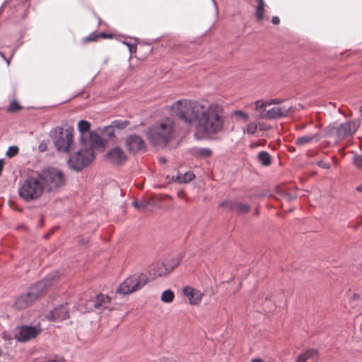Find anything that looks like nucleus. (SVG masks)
<instances>
[{"label":"nucleus","mask_w":362,"mask_h":362,"mask_svg":"<svg viewBox=\"0 0 362 362\" xmlns=\"http://www.w3.org/2000/svg\"><path fill=\"white\" fill-rule=\"evenodd\" d=\"M170 110L181 120L193 125L197 136L216 134L223 127V110L216 104L204 105L193 100H177Z\"/></svg>","instance_id":"f257e3e1"},{"label":"nucleus","mask_w":362,"mask_h":362,"mask_svg":"<svg viewBox=\"0 0 362 362\" xmlns=\"http://www.w3.org/2000/svg\"><path fill=\"white\" fill-rule=\"evenodd\" d=\"M58 272H53L47 275L42 280L37 281L29 288L28 291L19 296L15 301V307L18 310L26 308L33 303L50 286L57 277Z\"/></svg>","instance_id":"f03ea898"},{"label":"nucleus","mask_w":362,"mask_h":362,"mask_svg":"<svg viewBox=\"0 0 362 362\" xmlns=\"http://www.w3.org/2000/svg\"><path fill=\"white\" fill-rule=\"evenodd\" d=\"M173 134V122L168 118L154 124L147 132L149 141L155 146H165L172 139Z\"/></svg>","instance_id":"7ed1b4c3"},{"label":"nucleus","mask_w":362,"mask_h":362,"mask_svg":"<svg viewBox=\"0 0 362 362\" xmlns=\"http://www.w3.org/2000/svg\"><path fill=\"white\" fill-rule=\"evenodd\" d=\"M43 191L44 185L37 174L36 176L31 175L23 180L18 188V194L23 200L30 202L40 197Z\"/></svg>","instance_id":"20e7f679"},{"label":"nucleus","mask_w":362,"mask_h":362,"mask_svg":"<svg viewBox=\"0 0 362 362\" xmlns=\"http://www.w3.org/2000/svg\"><path fill=\"white\" fill-rule=\"evenodd\" d=\"M39 178L44 185V189L56 192L64 185V177L61 170L55 168H47L38 173Z\"/></svg>","instance_id":"39448f33"},{"label":"nucleus","mask_w":362,"mask_h":362,"mask_svg":"<svg viewBox=\"0 0 362 362\" xmlns=\"http://www.w3.org/2000/svg\"><path fill=\"white\" fill-rule=\"evenodd\" d=\"M73 129H64L62 127H57L50 132V136L53 138L54 144L59 152L68 153L73 145Z\"/></svg>","instance_id":"423d86ee"},{"label":"nucleus","mask_w":362,"mask_h":362,"mask_svg":"<svg viewBox=\"0 0 362 362\" xmlns=\"http://www.w3.org/2000/svg\"><path fill=\"white\" fill-rule=\"evenodd\" d=\"M148 281L147 274L136 272L126 278L117 289L118 294L125 296L141 290Z\"/></svg>","instance_id":"0eeeda50"},{"label":"nucleus","mask_w":362,"mask_h":362,"mask_svg":"<svg viewBox=\"0 0 362 362\" xmlns=\"http://www.w3.org/2000/svg\"><path fill=\"white\" fill-rule=\"evenodd\" d=\"M95 159V155L91 148H81L69 156L67 160L69 168L76 172H80L89 165Z\"/></svg>","instance_id":"6e6552de"},{"label":"nucleus","mask_w":362,"mask_h":362,"mask_svg":"<svg viewBox=\"0 0 362 362\" xmlns=\"http://www.w3.org/2000/svg\"><path fill=\"white\" fill-rule=\"evenodd\" d=\"M360 126L359 120H354L341 124L338 127L329 125L326 130L325 136L333 137L336 141L352 136Z\"/></svg>","instance_id":"1a4fd4ad"},{"label":"nucleus","mask_w":362,"mask_h":362,"mask_svg":"<svg viewBox=\"0 0 362 362\" xmlns=\"http://www.w3.org/2000/svg\"><path fill=\"white\" fill-rule=\"evenodd\" d=\"M100 132V134L95 131L90 132L87 137V142H89L88 148H91L92 151L94 148L103 150L105 148L108 138L113 136V124L104 127Z\"/></svg>","instance_id":"9d476101"},{"label":"nucleus","mask_w":362,"mask_h":362,"mask_svg":"<svg viewBox=\"0 0 362 362\" xmlns=\"http://www.w3.org/2000/svg\"><path fill=\"white\" fill-rule=\"evenodd\" d=\"M292 111L291 106L274 107L261 113L262 119H276L288 115Z\"/></svg>","instance_id":"9b49d317"},{"label":"nucleus","mask_w":362,"mask_h":362,"mask_svg":"<svg viewBox=\"0 0 362 362\" xmlns=\"http://www.w3.org/2000/svg\"><path fill=\"white\" fill-rule=\"evenodd\" d=\"M40 332V329L36 326L23 325L20 327L18 334H16L15 338L21 342H25L35 338Z\"/></svg>","instance_id":"f8f14e48"},{"label":"nucleus","mask_w":362,"mask_h":362,"mask_svg":"<svg viewBox=\"0 0 362 362\" xmlns=\"http://www.w3.org/2000/svg\"><path fill=\"white\" fill-rule=\"evenodd\" d=\"M126 145L129 151L136 153L144 152L146 149L145 143L139 135H130L126 139Z\"/></svg>","instance_id":"ddd939ff"},{"label":"nucleus","mask_w":362,"mask_h":362,"mask_svg":"<svg viewBox=\"0 0 362 362\" xmlns=\"http://www.w3.org/2000/svg\"><path fill=\"white\" fill-rule=\"evenodd\" d=\"M68 317L69 311L66 307V304L57 306L47 315V317L49 320H65Z\"/></svg>","instance_id":"4468645a"},{"label":"nucleus","mask_w":362,"mask_h":362,"mask_svg":"<svg viewBox=\"0 0 362 362\" xmlns=\"http://www.w3.org/2000/svg\"><path fill=\"white\" fill-rule=\"evenodd\" d=\"M110 302V298L108 296L99 294L94 299H91L88 301L87 309L92 310L93 308H105Z\"/></svg>","instance_id":"2eb2a0df"},{"label":"nucleus","mask_w":362,"mask_h":362,"mask_svg":"<svg viewBox=\"0 0 362 362\" xmlns=\"http://www.w3.org/2000/svg\"><path fill=\"white\" fill-rule=\"evenodd\" d=\"M182 292L184 296L189 298V302L191 305H198L200 303L202 299V293L200 291L192 287H185L182 290Z\"/></svg>","instance_id":"dca6fc26"},{"label":"nucleus","mask_w":362,"mask_h":362,"mask_svg":"<svg viewBox=\"0 0 362 362\" xmlns=\"http://www.w3.org/2000/svg\"><path fill=\"white\" fill-rule=\"evenodd\" d=\"M78 129L80 132L79 141L83 145H86L87 136L89 135L90 123L87 120L81 119L78 122Z\"/></svg>","instance_id":"f3484780"},{"label":"nucleus","mask_w":362,"mask_h":362,"mask_svg":"<svg viewBox=\"0 0 362 362\" xmlns=\"http://www.w3.org/2000/svg\"><path fill=\"white\" fill-rule=\"evenodd\" d=\"M347 296L349 304L351 308H362V293L349 291Z\"/></svg>","instance_id":"a211bd4d"},{"label":"nucleus","mask_w":362,"mask_h":362,"mask_svg":"<svg viewBox=\"0 0 362 362\" xmlns=\"http://www.w3.org/2000/svg\"><path fill=\"white\" fill-rule=\"evenodd\" d=\"M100 38H113V33H106L105 32L98 33L97 31H93L87 35L86 37L83 39V42L84 43H88L90 42H95L98 41Z\"/></svg>","instance_id":"6ab92c4d"},{"label":"nucleus","mask_w":362,"mask_h":362,"mask_svg":"<svg viewBox=\"0 0 362 362\" xmlns=\"http://www.w3.org/2000/svg\"><path fill=\"white\" fill-rule=\"evenodd\" d=\"M322 136L320 133L307 134L296 139V144L298 146H303L313 141H319Z\"/></svg>","instance_id":"aec40b11"},{"label":"nucleus","mask_w":362,"mask_h":362,"mask_svg":"<svg viewBox=\"0 0 362 362\" xmlns=\"http://www.w3.org/2000/svg\"><path fill=\"white\" fill-rule=\"evenodd\" d=\"M115 40H116L119 45H124L125 46H127L129 52V57H132L133 53L136 52V45L134 41L132 42V38L128 39L126 37L123 39L122 37H117L116 35L115 34Z\"/></svg>","instance_id":"412c9836"},{"label":"nucleus","mask_w":362,"mask_h":362,"mask_svg":"<svg viewBox=\"0 0 362 362\" xmlns=\"http://www.w3.org/2000/svg\"><path fill=\"white\" fill-rule=\"evenodd\" d=\"M192 155L197 158L206 159L212 155V151L209 148L195 147L191 150Z\"/></svg>","instance_id":"4be33fe9"},{"label":"nucleus","mask_w":362,"mask_h":362,"mask_svg":"<svg viewBox=\"0 0 362 362\" xmlns=\"http://www.w3.org/2000/svg\"><path fill=\"white\" fill-rule=\"evenodd\" d=\"M127 160L126 153L119 148L115 147V165H122Z\"/></svg>","instance_id":"5701e85b"},{"label":"nucleus","mask_w":362,"mask_h":362,"mask_svg":"<svg viewBox=\"0 0 362 362\" xmlns=\"http://www.w3.org/2000/svg\"><path fill=\"white\" fill-rule=\"evenodd\" d=\"M165 264H156L152 269L153 277L161 276L170 272Z\"/></svg>","instance_id":"b1692460"},{"label":"nucleus","mask_w":362,"mask_h":362,"mask_svg":"<svg viewBox=\"0 0 362 362\" xmlns=\"http://www.w3.org/2000/svg\"><path fill=\"white\" fill-rule=\"evenodd\" d=\"M194 178V175L192 172L188 171L184 174L179 173L175 177V180L179 183H187L192 181Z\"/></svg>","instance_id":"393cba45"},{"label":"nucleus","mask_w":362,"mask_h":362,"mask_svg":"<svg viewBox=\"0 0 362 362\" xmlns=\"http://www.w3.org/2000/svg\"><path fill=\"white\" fill-rule=\"evenodd\" d=\"M317 350L309 349L298 356L296 362H305L308 358H314L317 356Z\"/></svg>","instance_id":"a878e982"},{"label":"nucleus","mask_w":362,"mask_h":362,"mask_svg":"<svg viewBox=\"0 0 362 362\" xmlns=\"http://www.w3.org/2000/svg\"><path fill=\"white\" fill-rule=\"evenodd\" d=\"M258 160L264 166L271 163V156L267 151H261L257 155Z\"/></svg>","instance_id":"bb28decb"},{"label":"nucleus","mask_w":362,"mask_h":362,"mask_svg":"<svg viewBox=\"0 0 362 362\" xmlns=\"http://www.w3.org/2000/svg\"><path fill=\"white\" fill-rule=\"evenodd\" d=\"M264 0H257L255 16L259 21H262L264 18Z\"/></svg>","instance_id":"cd10ccee"},{"label":"nucleus","mask_w":362,"mask_h":362,"mask_svg":"<svg viewBox=\"0 0 362 362\" xmlns=\"http://www.w3.org/2000/svg\"><path fill=\"white\" fill-rule=\"evenodd\" d=\"M174 298V293L170 289H168L162 293L160 299L163 303H170L173 301Z\"/></svg>","instance_id":"c85d7f7f"},{"label":"nucleus","mask_w":362,"mask_h":362,"mask_svg":"<svg viewBox=\"0 0 362 362\" xmlns=\"http://www.w3.org/2000/svg\"><path fill=\"white\" fill-rule=\"evenodd\" d=\"M233 208L238 213V214H245L249 209L250 206L246 204L243 203H235L233 206Z\"/></svg>","instance_id":"c756f323"},{"label":"nucleus","mask_w":362,"mask_h":362,"mask_svg":"<svg viewBox=\"0 0 362 362\" xmlns=\"http://www.w3.org/2000/svg\"><path fill=\"white\" fill-rule=\"evenodd\" d=\"M258 127V123L256 122H250L246 127V129L244 130L249 135H253Z\"/></svg>","instance_id":"7c9ffc66"},{"label":"nucleus","mask_w":362,"mask_h":362,"mask_svg":"<svg viewBox=\"0 0 362 362\" xmlns=\"http://www.w3.org/2000/svg\"><path fill=\"white\" fill-rule=\"evenodd\" d=\"M268 105L267 103H264L262 100H257L255 102V109L259 112V117L261 118V113L264 111H267L266 107Z\"/></svg>","instance_id":"2f4dec72"},{"label":"nucleus","mask_w":362,"mask_h":362,"mask_svg":"<svg viewBox=\"0 0 362 362\" xmlns=\"http://www.w3.org/2000/svg\"><path fill=\"white\" fill-rule=\"evenodd\" d=\"M352 163L356 168L362 170V154H355Z\"/></svg>","instance_id":"473e14b6"},{"label":"nucleus","mask_w":362,"mask_h":362,"mask_svg":"<svg viewBox=\"0 0 362 362\" xmlns=\"http://www.w3.org/2000/svg\"><path fill=\"white\" fill-rule=\"evenodd\" d=\"M18 147L17 146H11L6 151V156L8 158H12L18 154Z\"/></svg>","instance_id":"72a5a7b5"},{"label":"nucleus","mask_w":362,"mask_h":362,"mask_svg":"<svg viewBox=\"0 0 362 362\" xmlns=\"http://www.w3.org/2000/svg\"><path fill=\"white\" fill-rule=\"evenodd\" d=\"M233 115L244 122H247L249 119V115L242 110H235L233 112Z\"/></svg>","instance_id":"f704fd0d"},{"label":"nucleus","mask_w":362,"mask_h":362,"mask_svg":"<svg viewBox=\"0 0 362 362\" xmlns=\"http://www.w3.org/2000/svg\"><path fill=\"white\" fill-rule=\"evenodd\" d=\"M127 124H129V122L127 120L117 119L115 120V128L122 129L127 127Z\"/></svg>","instance_id":"c9c22d12"},{"label":"nucleus","mask_w":362,"mask_h":362,"mask_svg":"<svg viewBox=\"0 0 362 362\" xmlns=\"http://www.w3.org/2000/svg\"><path fill=\"white\" fill-rule=\"evenodd\" d=\"M21 109V105L16 100H13L10 105V106L8 108V111L9 112H15L16 110H18Z\"/></svg>","instance_id":"e433bc0d"},{"label":"nucleus","mask_w":362,"mask_h":362,"mask_svg":"<svg viewBox=\"0 0 362 362\" xmlns=\"http://www.w3.org/2000/svg\"><path fill=\"white\" fill-rule=\"evenodd\" d=\"M317 165L324 169H329L330 165L328 163H325L322 160H319L317 162Z\"/></svg>","instance_id":"4c0bfd02"},{"label":"nucleus","mask_w":362,"mask_h":362,"mask_svg":"<svg viewBox=\"0 0 362 362\" xmlns=\"http://www.w3.org/2000/svg\"><path fill=\"white\" fill-rule=\"evenodd\" d=\"M47 143H46L45 141H42V142L39 144V146H38V149H39V151H40V152H44V151H45L47 150Z\"/></svg>","instance_id":"58836bf2"},{"label":"nucleus","mask_w":362,"mask_h":362,"mask_svg":"<svg viewBox=\"0 0 362 362\" xmlns=\"http://www.w3.org/2000/svg\"><path fill=\"white\" fill-rule=\"evenodd\" d=\"M133 206L135 207V208H137V209H144L146 207V205L144 204V202H137V201H134L133 202Z\"/></svg>","instance_id":"ea45409f"},{"label":"nucleus","mask_w":362,"mask_h":362,"mask_svg":"<svg viewBox=\"0 0 362 362\" xmlns=\"http://www.w3.org/2000/svg\"><path fill=\"white\" fill-rule=\"evenodd\" d=\"M272 22L274 25H278L280 22V19L278 16L272 17Z\"/></svg>","instance_id":"a19ab883"},{"label":"nucleus","mask_w":362,"mask_h":362,"mask_svg":"<svg viewBox=\"0 0 362 362\" xmlns=\"http://www.w3.org/2000/svg\"><path fill=\"white\" fill-rule=\"evenodd\" d=\"M268 105H271V104H279L280 103V100H277L276 99H274V100H272L271 102H269L267 103Z\"/></svg>","instance_id":"79ce46f5"},{"label":"nucleus","mask_w":362,"mask_h":362,"mask_svg":"<svg viewBox=\"0 0 362 362\" xmlns=\"http://www.w3.org/2000/svg\"><path fill=\"white\" fill-rule=\"evenodd\" d=\"M258 126L259 127L260 130H267L268 129V127L264 124L261 125L258 124Z\"/></svg>","instance_id":"37998d69"},{"label":"nucleus","mask_w":362,"mask_h":362,"mask_svg":"<svg viewBox=\"0 0 362 362\" xmlns=\"http://www.w3.org/2000/svg\"><path fill=\"white\" fill-rule=\"evenodd\" d=\"M215 8L216 13H218V6L215 0H211Z\"/></svg>","instance_id":"c03bdc74"},{"label":"nucleus","mask_w":362,"mask_h":362,"mask_svg":"<svg viewBox=\"0 0 362 362\" xmlns=\"http://www.w3.org/2000/svg\"><path fill=\"white\" fill-rule=\"evenodd\" d=\"M251 362H265V361H264L261 358H257L252 359Z\"/></svg>","instance_id":"a18cd8bd"},{"label":"nucleus","mask_w":362,"mask_h":362,"mask_svg":"<svg viewBox=\"0 0 362 362\" xmlns=\"http://www.w3.org/2000/svg\"><path fill=\"white\" fill-rule=\"evenodd\" d=\"M356 190L358 192H362V185L357 186L356 187Z\"/></svg>","instance_id":"49530a36"},{"label":"nucleus","mask_w":362,"mask_h":362,"mask_svg":"<svg viewBox=\"0 0 362 362\" xmlns=\"http://www.w3.org/2000/svg\"><path fill=\"white\" fill-rule=\"evenodd\" d=\"M113 153V148L110 149L107 153V156H110Z\"/></svg>","instance_id":"de8ad7c7"},{"label":"nucleus","mask_w":362,"mask_h":362,"mask_svg":"<svg viewBox=\"0 0 362 362\" xmlns=\"http://www.w3.org/2000/svg\"><path fill=\"white\" fill-rule=\"evenodd\" d=\"M159 160L161 163H165L166 162V160H165V158H160Z\"/></svg>","instance_id":"09e8293b"},{"label":"nucleus","mask_w":362,"mask_h":362,"mask_svg":"<svg viewBox=\"0 0 362 362\" xmlns=\"http://www.w3.org/2000/svg\"><path fill=\"white\" fill-rule=\"evenodd\" d=\"M173 261L174 266H176L178 264V262H179V261L177 260V259H173Z\"/></svg>","instance_id":"8fccbe9b"},{"label":"nucleus","mask_w":362,"mask_h":362,"mask_svg":"<svg viewBox=\"0 0 362 362\" xmlns=\"http://www.w3.org/2000/svg\"><path fill=\"white\" fill-rule=\"evenodd\" d=\"M0 57H1L3 59L5 58L4 54L0 51Z\"/></svg>","instance_id":"3c124183"},{"label":"nucleus","mask_w":362,"mask_h":362,"mask_svg":"<svg viewBox=\"0 0 362 362\" xmlns=\"http://www.w3.org/2000/svg\"><path fill=\"white\" fill-rule=\"evenodd\" d=\"M4 59L6 62L7 64H9V63H10L9 59H8L6 57H5V58H4Z\"/></svg>","instance_id":"603ef678"},{"label":"nucleus","mask_w":362,"mask_h":362,"mask_svg":"<svg viewBox=\"0 0 362 362\" xmlns=\"http://www.w3.org/2000/svg\"><path fill=\"white\" fill-rule=\"evenodd\" d=\"M359 110H360V112L362 113V105L360 107Z\"/></svg>","instance_id":"864d4df0"},{"label":"nucleus","mask_w":362,"mask_h":362,"mask_svg":"<svg viewBox=\"0 0 362 362\" xmlns=\"http://www.w3.org/2000/svg\"><path fill=\"white\" fill-rule=\"evenodd\" d=\"M98 23L100 24V19L98 18Z\"/></svg>","instance_id":"5fc2aeb1"}]
</instances>
